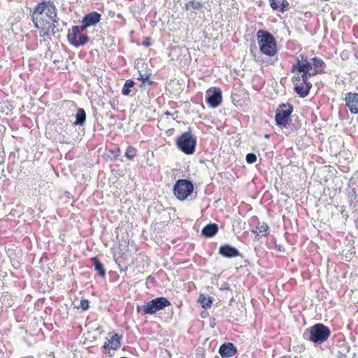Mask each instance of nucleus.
<instances>
[{"mask_svg":"<svg viewBox=\"0 0 358 358\" xmlns=\"http://www.w3.org/2000/svg\"><path fill=\"white\" fill-rule=\"evenodd\" d=\"M325 63L318 57L310 60L306 53H299L296 57V62L291 67L292 73L300 74L292 78L294 92L302 98L307 96L312 88V83L308 79L318 74L325 73Z\"/></svg>","mask_w":358,"mask_h":358,"instance_id":"nucleus-1","label":"nucleus"},{"mask_svg":"<svg viewBox=\"0 0 358 358\" xmlns=\"http://www.w3.org/2000/svg\"><path fill=\"white\" fill-rule=\"evenodd\" d=\"M34 27L39 29V35L45 40L55 34L57 8L51 1H43L34 8L31 15Z\"/></svg>","mask_w":358,"mask_h":358,"instance_id":"nucleus-2","label":"nucleus"},{"mask_svg":"<svg viewBox=\"0 0 358 358\" xmlns=\"http://www.w3.org/2000/svg\"><path fill=\"white\" fill-rule=\"evenodd\" d=\"M257 38L259 50L262 54L270 57L277 54V43L270 32L259 29L257 33Z\"/></svg>","mask_w":358,"mask_h":358,"instance_id":"nucleus-3","label":"nucleus"},{"mask_svg":"<svg viewBox=\"0 0 358 358\" xmlns=\"http://www.w3.org/2000/svg\"><path fill=\"white\" fill-rule=\"evenodd\" d=\"M171 305L170 301L166 297L160 296L145 302L142 306H138V313L142 312L143 315H153L157 311L164 309Z\"/></svg>","mask_w":358,"mask_h":358,"instance_id":"nucleus-4","label":"nucleus"},{"mask_svg":"<svg viewBox=\"0 0 358 358\" xmlns=\"http://www.w3.org/2000/svg\"><path fill=\"white\" fill-rule=\"evenodd\" d=\"M176 145L179 150L186 155L194 153L196 145V138L190 131L182 133L176 140Z\"/></svg>","mask_w":358,"mask_h":358,"instance_id":"nucleus-5","label":"nucleus"},{"mask_svg":"<svg viewBox=\"0 0 358 358\" xmlns=\"http://www.w3.org/2000/svg\"><path fill=\"white\" fill-rule=\"evenodd\" d=\"M309 331V340L317 344L324 343L331 335L329 328L322 323H317L312 326Z\"/></svg>","mask_w":358,"mask_h":358,"instance_id":"nucleus-6","label":"nucleus"},{"mask_svg":"<svg viewBox=\"0 0 358 358\" xmlns=\"http://www.w3.org/2000/svg\"><path fill=\"white\" fill-rule=\"evenodd\" d=\"M293 112V106L290 103H281L276 110L275 121L281 128H287L289 124L290 115Z\"/></svg>","mask_w":358,"mask_h":358,"instance_id":"nucleus-7","label":"nucleus"},{"mask_svg":"<svg viewBox=\"0 0 358 358\" xmlns=\"http://www.w3.org/2000/svg\"><path fill=\"white\" fill-rule=\"evenodd\" d=\"M83 31H81V26H73L71 29L69 30L67 34V40L69 43L78 48L83 46L89 42V37L85 34H83Z\"/></svg>","mask_w":358,"mask_h":358,"instance_id":"nucleus-8","label":"nucleus"},{"mask_svg":"<svg viewBox=\"0 0 358 358\" xmlns=\"http://www.w3.org/2000/svg\"><path fill=\"white\" fill-rule=\"evenodd\" d=\"M193 190L192 182L185 179L178 180L173 187V193L180 201L187 199L193 192Z\"/></svg>","mask_w":358,"mask_h":358,"instance_id":"nucleus-9","label":"nucleus"},{"mask_svg":"<svg viewBox=\"0 0 358 358\" xmlns=\"http://www.w3.org/2000/svg\"><path fill=\"white\" fill-rule=\"evenodd\" d=\"M122 336L114 331H110L101 347L103 353L110 354V351H116L121 346Z\"/></svg>","mask_w":358,"mask_h":358,"instance_id":"nucleus-10","label":"nucleus"},{"mask_svg":"<svg viewBox=\"0 0 358 358\" xmlns=\"http://www.w3.org/2000/svg\"><path fill=\"white\" fill-rule=\"evenodd\" d=\"M206 103L211 108H217L222 101V91L219 87H210L206 90Z\"/></svg>","mask_w":358,"mask_h":358,"instance_id":"nucleus-11","label":"nucleus"},{"mask_svg":"<svg viewBox=\"0 0 358 358\" xmlns=\"http://www.w3.org/2000/svg\"><path fill=\"white\" fill-rule=\"evenodd\" d=\"M345 106L352 114H358V93L348 92L345 96Z\"/></svg>","mask_w":358,"mask_h":358,"instance_id":"nucleus-12","label":"nucleus"},{"mask_svg":"<svg viewBox=\"0 0 358 358\" xmlns=\"http://www.w3.org/2000/svg\"><path fill=\"white\" fill-rule=\"evenodd\" d=\"M101 20V15L96 11L85 15L82 20L81 31L85 30L88 27L94 25Z\"/></svg>","mask_w":358,"mask_h":358,"instance_id":"nucleus-13","label":"nucleus"},{"mask_svg":"<svg viewBox=\"0 0 358 358\" xmlns=\"http://www.w3.org/2000/svg\"><path fill=\"white\" fill-rule=\"evenodd\" d=\"M219 353L222 358H229L237 353V349L233 343H227L220 347Z\"/></svg>","mask_w":358,"mask_h":358,"instance_id":"nucleus-14","label":"nucleus"},{"mask_svg":"<svg viewBox=\"0 0 358 358\" xmlns=\"http://www.w3.org/2000/svg\"><path fill=\"white\" fill-rule=\"evenodd\" d=\"M219 253L225 257L231 258L239 255L238 250L229 245H222L219 249Z\"/></svg>","mask_w":358,"mask_h":358,"instance_id":"nucleus-15","label":"nucleus"},{"mask_svg":"<svg viewBox=\"0 0 358 358\" xmlns=\"http://www.w3.org/2000/svg\"><path fill=\"white\" fill-rule=\"evenodd\" d=\"M269 230V227L266 222H258L256 229L252 230L253 234L256 235V236H266Z\"/></svg>","mask_w":358,"mask_h":358,"instance_id":"nucleus-16","label":"nucleus"},{"mask_svg":"<svg viewBox=\"0 0 358 358\" xmlns=\"http://www.w3.org/2000/svg\"><path fill=\"white\" fill-rule=\"evenodd\" d=\"M218 231V226L216 224H209L204 227L202 229V234L206 237H212Z\"/></svg>","mask_w":358,"mask_h":358,"instance_id":"nucleus-17","label":"nucleus"},{"mask_svg":"<svg viewBox=\"0 0 358 358\" xmlns=\"http://www.w3.org/2000/svg\"><path fill=\"white\" fill-rule=\"evenodd\" d=\"M91 262L93 263L94 266V269L101 277H105L106 275V270L103 268L101 262L96 257H94L91 258Z\"/></svg>","mask_w":358,"mask_h":358,"instance_id":"nucleus-18","label":"nucleus"},{"mask_svg":"<svg viewBox=\"0 0 358 358\" xmlns=\"http://www.w3.org/2000/svg\"><path fill=\"white\" fill-rule=\"evenodd\" d=\"M203 5L201 1L196 0H191L185 4L184 9L186 11H188L191 9L200 10L203 8Z\"/></svg>","mask_w":358,"mask_h":358,"instance_id":"nucleus-19","label":"nucleus"},{"mask_svg":"<svg viewBox=\"0 0 358 358\" xmlns=\"http://www.w3.org/2000/svg\"><path fill=\"white\" fill-rule=\"evenodd\" d=\"M198 301L201 303L202 308L206 309L211 306L213 298L211 296H206L204 294H200Z\"/></svg>","mask_w":358,"mask_h":358,"instance_id":"nucleus-20","label":"nucleus"},{"mask_svg":"<svg viewBox=\"0 0 358 358\" xmlns=\"http://www.w3.org/2000/svg\"><path fill=\"white\" fill-rule=\"evenodd\" d=\"M76 120L75 124L83 125L86 120V113L83 108H78L76 115Z\"/></svg>","mask_w":358,"mask_h":358,"instance_id":"nucleus-21","label":"nucleus"},{"mask_svg":"<svg viewBox=\"0 0 358 358\" xmlns=\"http://www.w3.org/2000/svg\"><path fill=\"white\" fill-rule=\"evenodd\" d=\"M134 86V82L132 80H127L122 90V94L128 96L131 93V88Z\"/></svg>","mask_w":358,"mask_h":358,"instance_id":"nucleus-22","label":"nucleus"},{"mask_svg":"<svg viewBox=\"0 0 358 358\" xmlns=\"http://www.w3.org/2000/svg\"><path fill=\"white\" fill-rule=\"evenodd\" d=\"M137 155V150L133 146H128L126 149L125 157L129 159L133 160Z\"/></svg>","mask_w":358,"mask_h":358,"instance_id":"nucleus-23","label":"nucleus"},{"mask_svg":"<svg viewBox=\"0 0 358 358\" xmlns=\"http://www.w3.org/2000/svg\"><path fill=\"white\" fill-rule=\"evenodd\" d=\"M90 307V301L87 299H83L80 300V305L76 306L77 309H81L83 311L87 310Z\"/></svg>","mask_w":358,"mask_h":358,"instance_id":"nucleus-24","label":"nucleus"},{"mask_svg":"<svg viewBox=\"0 0 358 358\" xmlns=\"http://www.w3.org/2000/svg\"><path fill=\"white\" fill-rule=\"evenodd\" d=\"M279 8L282 13L287 11L289 8V3L288 1L287 0H281L280 5H279Z\"/></svg>","mask_w":358,"mask_h":358,"instance_id":"nucleus-25","label":"nucleus"},{"mask_svg":"<svg viewBox=\"0 0 358 358\" xmlns=\"http://www.w3.org/2000/svg\"><path fill=\"white\" fill-rule=\"evenodd\" d=\"M281 0H268L270 7L273 10H277L279 8V3Z\"/></svg>","mask_w":358,"mask_h":358,"instance_id":"nucleus-26","label":"nucleus"},{"mask_svg":"<svg viewBox=\"0 0 358 358\" xmlns=\"http://www.w3.org/2000/svg\"><path fill=\"white\" fill-rule=\"evenodd\" d=\"M257 161V156L254 153H249L246 155V162L248 164H253Z\"/></svg>","mask_w":358,"mask_h":358,"instance_id":"nucleus-27","label":"nucleus"},{"mask_svg":"<svg viewBox=\"0 0 358 358\" xmlns=\"http://www.w3.org/2000/svg\"><path fill=\"white\" fill-rule=\"evenodd\" d=\"M138 80H141L143 83H145L146 81L149 82V84H152V81H149V76H143L141 75L139 78H138Z\"/></svg>","mask_w":358,"mask_h":358,"instance_id":"nucleus-28","label":"nucleus"},{"mask_svg":"<svg viewBox=\"0 0 358 358\" xmlns=\"http://www.w3.org/2000/svg\"><path fill=\"white\" fill-rule=\"evenodd\" d=\"M143 45L145 47H149L151 45V40L150 38L146 37L143 41Z\"/></svg>","mask_w":358,"mask_h":358,"instance_id":"nucleus-29","label":"nucleus"},{"mask_svg":"<svg viewBox=\"0 0 358 358\" xmlns=\"http://www.w3.org/2000/svg\"><path fill=\"white\" fill-rule=\"evenodd\" d=\"M120 152H121V150H120V148H117V150L115 151V156L118 157L120 155Z\"/></svg>","mask_w":358,"mask_h":358,"instance_id":"nucleus-30","label":"nucleus"},{"mask_svg":"<svg viewBox=\"0 0 358 358\" xmlns=\"http://www.w3.org/2000/svg\"><path fill=\"white\" fill-rule=\"evenodd\" d=\"M164 114H165L166 116H172V115H172V113H170V112H169V111H166V112L164 113Z\"/></svg>","mask_w":358,"mask_h":358,"instance_id":"nucleus-31","label":"nucleus"},{"mask_svg":"<svg viewBox=\"0 0 358 358\" xmlns=\"http://www.w3.org/2000/svg\"><path fill=\"white\" fill-rule=\"evenodd\" d=\"M274 64V62H266V66H268V65H269V64L272 65V64Z\"/></svg>","mask_w":358,"mask_h":358,"instance_id":"nucleus-32","label":"nucleus"},{"mask_svg":"<svg viewBox=\"0 0 358 358\" xmlns=\"http://www.w3.org/2000/svg\"><path fill=\"white\" fill-rule=\"evenodd\" d=\"M357 173H358V171H357Z\"/></svg>","mask_w":358,"mask_h":358,"instance_id":"nucleus-33","label":"nucleus"}]
</instances>
